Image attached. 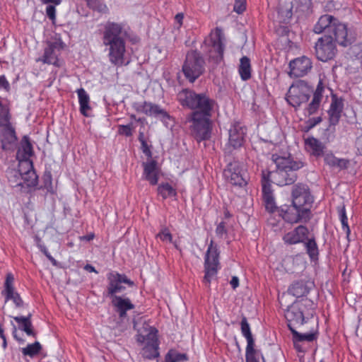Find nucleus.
Masks as SVG:
<instances>
[{
    "mask_svg": "<svg viewBox=\"0 0 362 362\" xmlns=\"http://www.w3.org/2000/svg\"><path fill=\"white\" fill-rule=\"evenodd\" d=\"M324 91L325 86L321 80L319 81L315 90L305 81L298 80L290 86L286 96V100L289 105L297 108L303 103H307L311 93H313L311 102L305 109V114L310 116L317 112L319 110Z\"/></svg>",
    "mask_w": 362,
    "mask_h": 362,
    "instance_id": "nucleus-1",
    "label": "nucleus"
},
{
    "mask_svg": "<svg viewBox=\"0 0 362 362\" xmlns=\"http://www.w3.org/2000/svg\"><path fill=\"white\" fill-rule=\"evenodd\" d=\"M127 31L122 23L107 21L104 25L103 44L108 47L110 62L115 66L124 64Z\"/></svg>",
    "mask_w": 362,
    "mask_h": 362,
    "instance_id": "nucleus-2",
    "label": "nucleus"
},
{
    "mask_svg": "<svg viewBox=\"0 0 362 362\" xmlns=\"http://www.w3.org/2000/svg\"><path fill=\"white\" fill-rule=\"evenodd\" d=\"M272 160L276 165V170L269 172L267 177L271 176L274 183L279 186H285L293 184L297 180V171L303 168L300 161L294 160L291 156H280L272 155Z\"/></svg>",
    "mask_w": 362,
    "mask_h": 362,
    "instance_id": "nucleus-3",
    "label": "nucleus"
},
{
    "mask_svg": "<svg viewBox=\"0 0 362 362\" xmlns=\"http://www.w3.org/2000/svg\"><path fill=\"white\" fill-rule=\"evenodd\" d=\"M177 100L182 106L194 110L192 116L197 113L202 117H211L216 102L205 93H197L190 89H182L177 93Z\"/></svg>",
    "mask_w": 362,
    "mask_h": 362,
    "instance_id": "nucleus-4",
    "label": "nucleus"
},
{
    "mask_svg": "<svg viewBox=\"0 0 362 362\" xmlns=\"http://www.w3.org/2000/svg\"><path fill=\"white\" fill-rule=\"evenodd\" d=\"M315 313L314 303L308 299L296 300L288 307L285 317L288 322V327L290 330L300 327L304 323H310V321Z\"/></svg>",
    "mask_w": 362,
    "mask_h": 362,
    "instance_id": "nucleus-5",
    "label": "nucleus"
},
{
    "mask_svg": "<svg viewBox=\"0 0 362 362\" xmlns=\"http://www.w3.org/2000/svg\"><path fill=\"white\" fill-rule=\"evenodd\" d=\"M156 333V329L147 324L144 325L143 327L139 330L136 341L140 344L145 343L141 351L144 358L154 359L159 356Z\"/></svg>",
    "mask_w": 362,
    "mask_h": 362,
    "instance_id": "nucleus-6",
    "label": "nucleus"
},
{
    "mask_svg": "<svg viewBox=\"0 0 362 362\" xmlns=\"http://www.w3.org/2000/svg\"><path fill=\"white\" fill-rule=\"evenodd\" d=\"M205 60L197 50L187 52L182 66V71L189 83H194L205 71Z\"/></svg>",
    "mask_w": 362,
    "mask_h": 362,
    "instance_id": "nucleus-7",
    "label": "nucleus"
},
{
    "mask_svg": "<svg viewBox=\"0 0 362 362\" xmlns=\"http://www.w3.org/2000/svg\"><path fill=\"white\" fill-rule=\"evenodd\" d=\"M219 252L216 245H214V241L211 240L205 255L204 261V276L203 282L209 286L212 280L216 278L219 267Z\"/></svg>",
    "mask_w": 362,
    "mask_h": 362,
    "instance_id": "nucleus-8",
    "label": "nucleus"
},
{
    "mask_svg": "<svg viewBox=\"0 0 362 362\" xmlns=\"http://www.w3.org/2000/svg\"><path fill=\"white\" fill-rule=\"evenodd\" d=\"M278 211L283 219L291 223L307 222L310 218L311 212L308 208L298 206L293 202L290 205L281 206Z\"/></svg>",
    "mask_w": 362,
    "mask_h": 362,
    "instance_id": "nucleus-9",
    "label": "nucleus"
},
{
    "mask_svg": "<svg viewBox=\"0 0 362 362\" xmlns=\"http://www.w3.org/2000/svg\"><path fill=\"white\" fill-rule=\"evenodd\" d=\"M315 55L318 60L327 62L332 59L337 53L335 42L330 35H325L320 37L315 45Z\"/></svg>",
    "mask_w": 362,
    "mask_h": 362,
    "instance_id": "nucleus-10",
    "label": "nucleus"
},
{
    "mask_svg": "<svg viewBox=\"0 0 362 362\" xmlns=\"http://www.w3.org/2000/svg\"><path fill=\"white\" fill-rule=\"evenodd\" d=\"M225 179L231 185L243 187L247 184V173L238 160L230 162L223 170Z\"/></svg>",
    "mask_w": 362,
    "mask_h": 362,
    "instance_id": "nucleus-11",
    "label": "nucleus"
},
{
    "mask_svg": "<svg viewBox=\"0 0 362 362\" xmlns=\"http://www.w3.org/2000/svg\"><path fill=\"white\" fill-rule=\"evenodd\" d=\"M211 117H202L197 113L192 116V125L191 131L195 139L200 142L211 137Z\"/></svg>",
    "mask_w": 362,
    "mask_h": 362,
    "instance_id": "nucleus-12",
    "label": "nucleus"
},
{
    "mask_svg": "<svg viewBox=\"0 0 362 362\" xmlns=\"http://www.w3.org/2000/svg\"><path fill=\"white\" fill-rule=\"evenodd\" d=\"M292 202L293 204L310 210L313 202V197L310 194V189L306 185L298 183L293 187Z\"/></svg>",
    "mask_w": 362,
    "mask_h": 362,
    "instance_id": "nucleus-13",
    "label": "nucleus"
},
{
    "mask_svg": "<svg viewBox=\"0 0 362 362\" xmlns=\"http://www.w3.org/2000/svg\"><path fill=\"white\" fill-rule=\"evenodd\" d=\"M108 286L107 293L108 295L112 298L117 293L122 292L124 290L125 287L122 284H126L129 286L134 285V281L128 279L125 274H121L117 272H110L107 274Z\"/></svg>",
    "mask_w": 362,
    "mask_h": 362,
    "instance_id": "nucleus-14",
    "label": "nucleus"
},
{
    "mask_svg": "<svg viewBox=\"0 0 362 362\" xmlns=\"http://www.w3.org/2000/svg\"><path fill=\"white\" fill-rule=\"evenodd\" d=\"M246 129L239 122L233 124L229 129L228 143L226 151L230 153L232 150L241 147L245 141Z\"/></svg>",
    "mask_w": 362,
    "mask_h": 362,
    "instance_id": "nucleus-15",
    "label": "nucleus"
},
{
    "mask_svg": "<svg viewBox=\"0 0 362 362\" xmlns=\"http://www.w3.org/2000/svg\"><path fill=\"white\" fill-rule=\"evenodd\" d=\"M224 37L220 28H216L215 37L211 39V48L209 50V59L218 64L223 59L225 46L223 44Z\"/></svg>",
    "mask_w": 362,
    "mask_h": 362,
    "instance_id": "nucleus-16",
    "label": "nucleus"
},
{
    "mask_svg": "<svg viewBox=\"0 0 362 362\" xmlns=\"http://www.w3.org/2000/svg\"><path fill=\"white\" fill-rule=\"evenodd\" d=\"M312 67L311 60L303 56L290 62L288 74L291 77H303L311 70Z\"/></svg>",
    "mask_w": 362,
    "mask_h": 362,
    "instance_id": "nucleus-17",
    "label": "nucleus"
},
{
    "mask_svg": "<svg viewBox=\"0 0 362 362\" xmlns=\"http://www.w3.org/2000/svg\"><path fill=\"white\" fill-rule=\"evenodd\" d=\"M330 33H332L331 35L333 37V41L343 47H346L354 41V37L348 33L346 25L341 23L338 20L337 23H334Z\"/></svg>",
    "mask_w": 362,
    "mask_h": 362,
    "instance_id": "nucleus-18",
    "label": "nucleus"
},
{
    "mask_svg": "<svg viewBox=\"0 0 362 362\" xmlns=\"http://www.w3.org/2000/svg\"><path fill=\"white\" fill-rule=\"evenodd\" d=\"M262 198L265 208L269 212L273 213L277 209L273 196L271 185L269 178L263 173L262 179Z\"/></svg>",
    "mask_w": 362,
    "mask_h": 362,
    "instance_id": "nucleus-19",
    "label": "nucleus"
},
{
    "mask_svg": "<svg viewBox=\"0 0 362 362\" xmlns=\"http://www.w3.org/2000/svg\"><path fill=\"white\" fill-rule=\"evenodd\" d=\"M308 229L304 226H298L293 230L287 233L283 237L284 241L289 245L304 243L308 237Z\"/></svg>",
    "mask_w": 362,
    "mask_h": 362,
    "instance_id": "nucleus-20",
    "label": "nucleus"
},
{
    "mask_svg": "<svg viewBox=\"0 0 362 362\" xmlns=\"http://www.w3.org/2000/svg\"><path fill=\"white\" fill-rule=\"evenodd\" d=\"M313 286L314 284L310 281H296L289 286L288 293L296 298H300L305 296Z\"/></svg>",
    "mask_w": 362,
    "mask_h": 362,
    "instance_id": "nucleus-21",
    "label": "nucleus"
},
{
    "mask_svg": "<svg viewBox=\"0 0 362 362\" xmlns=\"http://www.w3.org/2000/svg\"><path fill=\"white\" fill-rule=\"evenodd\" d=\"M112 304L115 308L119 317L123 318L127 316V311L134 308V305L132 303L128 298H122L119 296H114L112 299Z\"/></svg>",
    "mask_w": 362,
    "mask_h": 362,
    "instance_id": "nucleus-22",
    "label": "nucleus"
},
{
    "mask_svg": "<svg viewBox=\"0 0 362 362\" xmlns=\"http://www.w3.org/2000/svg\"><path fill=\"white\" fill-rule=\"evenodd\" d=\"M144 176L151 185H156L158 181V168L157 161L151 160L149 162L143 163Z\"/></svg>",
    "mask_w": 362,
    "mask_h": 362,
    "instance_id": "nucleus-23",
    "label": "nucleus"
},
{
    "mask_svg": "<svg viewBox=\"0 0 362 362\" xmlns=\"http://www.w3.org/2000/svg\"><path fill=\"white\" fill-rule=\"evenodd\" d=\"M337 19L331 15H323L319 18L318 21L314 26L313 31L317 34L322 33L324 31L330 33V30L334 25V23H337Z\"/></svg>",
    "mask_w": 362,
    "mask_h": 362,
    "instance_id": "nucleus-24",
    "label": "nucleus"
},
{
    "mask_svg": "<svg viewBox=\"0 0 362 362\" xmlns=\"http://www.w3.org/2000/svg\"><path fill=\"white\" fill-rule=\"evenodd\" d=\"M343 109V102L335 96L332 97L330 108L328 111L330 125L338 124Z\"/></svg>",
    "mask_w": 362,
    "mask_h": 362,
    "instance_id": "nucleus-25",
    "label": "nucleus"
},
{
    "mask_svg": "<svg viewBox=\"0 0 362 362\" xmlns=\"http://www.w3.org/2000/svg\"><path fill=\"white\" fill-rule=\"evenodd\" d=\"M293 4L291 1L280 0L278 8V19L281 23H288L293 16Z\"/></svg>",
    "mask_w": 362,
    "mask_h": 362,
    "instance_id": "nucleus-26",
    "label": "nucleus"
},
{
    "mask_svg": "<svg viewBox=\"0 0 362 362\" xmlns=\"http://www.w3.org/2000/svg\"><path fill=\"white\" fill-rule=\"evenodd\" d=\"M307 150L315 157H320L324 154L325 146L318 139L310 136L305 139Z\"/></svg>",
    "mask_w": 362,
    "mask_h": 362,
    "instance_id": "nucleus-27",
    "label": "nucleus"
},
{
    "mask_svg": "<svg viewBox=\"0 0 362 362\" xmlns=\"http://www.w3.org/2000/svg\"><path fill=\"white\" fill-rule=\"evenodd\" d=\"M0 136L2 148L4 150L8 149L9 145L17 141L16 132L12 125L4 129H0Z\"/></svg>",
    "mask_w": 362,
    "mask_h": 362,
    "instance_id": "nucleus-28",
    "label": "nucleus"
},
{
    "mask_svg": "<svg viewBox=\"0 0 362 362\" xmlns=\"http://www.w3.org/2000/svg\"><path fill=\"white\" fill-rule=\"evenodd\" d=\"M311 323L313 324L314 327L311 328V329L305 333H300L296 330V329H291V332L293 334V337H296V340L303 341L311 342L317 339L318 332H317V322L316 321H313Z\"/></svg>",
    "mask_w": 362,
    "mask_h": 362,
    "instance_id": "nucleus-29",
    "label": "nucleus"
},
{
    "mask_svg": "<svg viewBox=\"0 0 362 362\" xmlns=\"http://www.w3.org/2000/svg\"><path fill=\"white\" fill-rule=\"evenodd\" d=\"M146 107V115L148 116L158 117L163 121H165L170 118L169 114L158 105L147 102Z\"/></svg>",
    "mask_w": 362,
    "mask_h": 362,
    "instance_id": "nucleus-30",
    "label": "nucleus"
},
{
    "mask_svg": "<svg viewBox=\"0 0 362 362\" xmlns=\"http://www.w3.org/2000/svg\"><path fill=\"white\" fill-rule=\"evenodd\" d=\"M33 154V146L28 136H24L21 142V148L17 152V158L26 160Z\"/></svg>",
    "mask_w": 362,
    "mask_h": 362,
    "instance_id": "nucleus-31",
    "label": "nucleus"
},
{
    "mask_svg": "<svg viewBox=\"0 0 362 362\" xmlns=\"http://www.w3.org/2000/svg\"><path fill=\"white\" fill-rule=\"evenodd\" d=\"M31 315L27 317H14V320L19 324V328L23 330L28 335L35 337V333L33 330V325L30 321Z\"/></svg>",
    "mask_w": 362,
    "mask_h": 362,
    "instance_id": "nucleus-32",
    "label": "nucleus"
},
{
    "mask_svg": "<svg viewBox=\"0 0 362 362\" xmlns=\"http://www.w3.org/2000/svg\"><path fill=\"white\" fill-rule=\"evenodd\" d=\"M240 61L239 74L243 81H247L251 78L250 60L247 57L245 56Z\"/></svg>",
    "mask_w": 362,
    "mask_h": 362,
    "instance_id": "nucleus-33",
    "label": "nucleus"
},
{
    "mask_svg": "<svg viewBox=\"0 0 362 362\" xmlns=\"http://www.w3.org/2000/svg\"><path fill=\"white\" fill-rule=\"evenodd\" d=\"M305 247L306 248L307 253L311 259H317L319 252L317 243L315 242V238L306 239L304 242Z\"/></svg>",
    "mask_w": 362,
    "mask_h": 362,
    "instance_id": "nucleus-34",
    "label": "nucleus"
},
{
    "mask_svg": "<svg viewBox=\"0 0 362 362\" xmlns=\"http://www.w3.org/2000/svg\"><path fill=\"white\" fill-rule=\"evenodd\" d=\"M240 325L242 334L247 339V346H255V340L245 317H243Z\"/></svg>",
    "mask_w": 362,
    "mask_h": 362,
    "instance_id": "nucleus-35",
    "label": "nucleus"
},
{
    "mask_svg": "<svg viewBox=\"0 0 362 362\" xmlns=\"http://www.w3.org/2000/svg\"><path fill=\"white\" fill-rule=\"evenodd\" d=\"M11 173H13L14 177H17V180L23 178L25 182H27L28 186L34 187L37 184V176L33 170H28L23 177L16 171L11 172Z\"/></svg>",
    "mask_w": 362,
    "mask_h": 362,
    "instance_id": "nucleus-36",
    "label": "nucleus"
},
{
    "mask_svg": "<svg viewBox=\"0 0 362 362\" xmlns=\"http://www.w3.org/2000/svg\"><path fill=\"white\" fill-rule=\"evenodd\" d=\"M157 190L158 194H160L164 199L170 197L175 196L177 194L176 190L167 182L159 185Z\"/></svg>",
    "mask_w": 362,
    "mask_h": 362,
    "instance_id": "nucleus-37",
    "label": "nucleus"
},
{
    "mask_svg": "<svg viewBox=\"0 0 362 362\" xmlns=\"http://www.w3.org/2000/svg\"><path fill=\"white\" fill-rule=\"evenodd\" d=\"M14 276L11 273H8L6 276L5 281L4 283V288L1 291L3 296L11 294L16 291L14 287Z\"/></svg>",
    "mask_w": 362,
    "mask_h": 362,
    "instance_id": "nucleus-38",
    "label": "nucleus"
},
{
    "mask_svg": "<svg viewBox=\"0 0 362 362\" xmlns=\"http://www.w3.org/2000/svg\"><path fill=\"white\" fill-rule=\"evenodd\" d=\"M42 349V346L38 341L28 344L26 347L22 349V354L24 356H28L31 358L39 354Z\"/></svg>",
    "mask_w": 362,
    "mask_h": 362,
    "instance_id": "nucleus-39",
    "label": "nucleus"
},
{
    "mask_svg": "<svg viewBox=\"0 0 362 362\" xmlns=\"http://www.w3.org/2000/svg\"><path fill=\"white\" fill-rule=\"evenodd\" d=\"M57 54L56 51L52 50V47H46L42 62L46 64L57 65Z\"/></svg>",
    "mask_w": 362,
    "mask_h": 362,
    "instance_id": "nucleus-40",
    "label": "nucleus"
},
{
    "mask_svg": "<svg viewBox=\"0 0 362 362\" xmlns=\"http://www.w3.org/2000/svg\"><path fill=\"white\" fill-rule=\"evenodd\" d=\"M259 351L255 349V346H247L245 350L246 362H259Z\"/></svg>",
    "mask_w": 362,
    "mask_h": 362,
    "instance_id": "nucleus-41",
    "label": "nucleus"
},
{
    "mask_svg": "<svg viewBox=\"0 0 362 362\" xmlns=\"http://www.w3.org/2000/svg\"><path fill=\"white\" fill-rule=\"evenodd\" d=\"M187 359V354L170 351L166 355V362H181Z\"/></svg>",
    "mask_w": 362,
    "mask_h": 362,
    "instance_id": "nucleus-42",
    "label": "nucleus"
},
{
    "mask_svg": "<svg viewBox=\"0 0 362 362\" xmlns=\"http://www.w3.org/2000/svg\"><path fill=\"white\" fill-rule=\"evenodd\" d=\"M4 297L5 298V303L8 300H12L16 308H21L23 306V300L20 294L16 291L11 294L6 295Z\"/></svg>",
    "mask_w": 362,
    "mask_h": 362,
    "instance_id": "nucleus-43",
    "label": "nucleus"
},
{
    "mask_svg": "<svg viewBox=\"0 0 362 362\" xmlns=\"http://www.w3.org/2000/svg\"><path fill=\"white\" fill-rule=\"evenodd\" d=\"M88 6L95 11L103 12L106 10V6L100 0H86Z\"/></svg>",
    "mask_w": 362,
    "mask_h": 362,
    "instance_id": "nucleus-44",
    "label": "nucleus"
},
{
    "mask_svg": "<svg viewBox=\"0 0 362 362\" xmlns=\"http://www.w3.org/2000/svg\"><path fill=\"white\" fill-rule=\"evenodd\" d=\"M325 164L331 168H334V165L338 159L332 152H328L322 155Z\"/></svg>",
    "mask_w": 362,
    "mask_h": 362,
    "instance_id": "nucleus-45",
    "label": "nucleus"
},
{
    "mask_svg": "<svg viewBox=\"0 0 362 362\" xmlns=\"http://www.w3.org/2000/svg\"><path fill=\"white\" fill-rule=\"evenodd\" d=\"M118 128V132L119 134L124 135L126 136H131L132 135L133 126L132 123L127 125H119Z\"/></svg>",
    "mask_w": 362,
    "mask_h": 362,
    "instance_id": "nucleus-46",
    "label": "nucleus"
},
{
    "mask_svg": "<svg viewBox=\"0 0 362 362\" xmlns=\"http://www.w3.org/2000/svg\"><path fill=\"white\" fill-rule=\"evenodd\" d=\"M77 93L80 105L89 103V96L83 88L78 89Z\"/></svg>",
    "mask_w": 362,
    "mask_h": 362,
    "instance_id": "nucleus-47",
    "label": "nucleus"
},
{
    "mask_svg": "<svg viewBox=\"0 0 362 362\" xmlns=\"http://www.w3.org/2000/svg\"><path fill=\"white\" fill-rule=\"evenodd\" d=\"M11 126L10 122V115L8 112H5L3 115L0 114V129H4Z\"/></svg>",
    "mask_w": 362,
    "mask_h": 362,
    "instance_id": "nucleus-48",
    "label": "nucleus"
},
{
    "mask_svg": "<svg viewBox=\"0 0 362 362\" xmlns=\"http://www.w3.org/2000/svg\"><path fill=\"white\" fill-rule=\"evenodd\" d=\"M246 0H235L233 10L238 13H242L246 8Z\"/></svg>",
    "mask_w": 362,
    "mask_h": 362,
    "instance_id": "nucleus-49",
    "label": "nucleus"
},
{
    "mask_svg": "<svg viewBox=\"0 0 362 362\" xmlns=\"http://www.w3.org/2000/svg\"><path fill=\"white\" fill-rule=\"evenodd\" d=\"M157 238H159L163 241H172V235L170 233L168 228H164L157 235Z\"/></svg>",
    "mask_w": 362,
    "mask_h": 362,
    "instance_id": "nucleus-50",
    "label": "nucleus"
},
{
    "mask_svg": "<svg viewBox=\"0 0 362 362\" xmlns=\"http://www.w3.org/2000/svg\"><path fill=\"white\" fill-rule=\"evenodd\" d=\"M227 232L226 223L223 221L219 223L216 228V235L220 238H223V235H227Z\"/></svg>",
    "mask_w": 362,
    "mask_h": 362,
    "instance_id": "nucleus-51",
    "label": "nucleus"
},
{
    "mask_svg": "<svg viewBox=\"0 0 362 362\" xmlns=\"http://www.w3.org/2000/svg\"><path fill=\"white\" fill-rule=\"evenodd\" d=\"M349 163H350V161L348 159L338 158L334 165V168H337L339 170H344V169L348 168Z\"/></svg>",
    "mask_w": 362,
    "mask_h": 362,
    "instance_id": "nucleus-52",
    "label": "nucleus"
},
{
    "mask_svg": "<svg viewBox=\"0 0 362 362\" xmlns=\"http://www.w3.org/2000/svg\"><path fill=\"white\" fill-rule=\"evenodd\" d=\"M48 47H52L54 51H59L64 48V42L61 39H57L52 42L48 44Z\"/></svg>",
    "mask_w": 362,
    "mask_h": 362,
    "instance_id": "nucleus-53",
    "label": "nucleus"
},
{
    "mask_svg": "<svg viewBox=\"0 0 362 362\" xmlns=\"http://www.w3.org/2000/svg\"><path fill=\"white\" fill-rule=\"evenodd\" d=\"M322 122V117H316L310 118L308 122V129H310L313 128L315 125L318 124Z\"/></svg>",
    "mask_w": 362,
    "mask_h": 362,
    "instance_id": "nucleus-54",
    "label": "nucleus"
},
{
    "mask_svg": "<svg viewBox=\"0 0 362 362\" xmlns=\"http://www.w3.org/2000/svg\"><path fill=\"white\" fill-rule=\"evenodd\" d=\"M46 13L48 18L52 21H54L56 18V8L53 5H49L46 8Z\"/></svg>",
    "mask_w": 362,
    "mask_h": 362,
    "instance_id": "nucleus-55",
    "label": "nucleus"
},
{
    "mask_svg": "<svg viewBox=\"0 0 362 362\" xmlns=\"http://www.w3.org/2000/svg\"><path fill=\"white\" fill-rule=\"evenodd\" d=\"M141 144L143 153L148 158H151L152 153L149 148V146L147 144V142L146 141H142V143H141Z\"/></svg>",
    "mask_w": 362,
    "mask_h": 362,
    "instance_id": "nucleus-56",
    "label": "nucleus"
},
{
    "mask_svg": "<svg viewBox=\"0 0 362 362\" xmlns=\"http://www.w3.org/2000/svg\"><path fill=\"white\" fill-rule=\"evenodd\" d=\"M146 104H147V102H144L143 103H134V107L138 112H142L146 115Z\"/></svg>",
    "mask_w": 362,
    "mask_h": 362,
    "instance_id": "nucleus-57",
    "label": "nucleus"
},
{
    "mask_svg": "<svg viewBox=\"0 0 362 362\" xmlns=\"http://www.w3.org/2000/svg\"><path fill=\"white\" fill-rule=\"evenodd\" d=\"M90 110V107L89 105V103H86V104L80 105V112L83 115H84L86 117L88 116V111Z\"/></svg>",
    "mask_w": 362,
    "mask_h": 362,
    "instance_id": "nucleus-58",
    "label": "nucleus"
},
{
    "mask_svg": "<svg viewBox=\"0 0 362 362\" xmlns=\"http://www.w3.org/2000/svg\"><path fill=\"white\" fill-rule=\"evenodd\" d=\"M356 146L358 153L362 156V135L356 139Z\"/></svg>",
    "mask_w": 362,
    "mask_h": 362,
    "instance_id": "nucleus-59",
    "label": "nucleus"
},
{
    "mask_svg": "<svg viewBox=\"0 0 362 362\" xmlns=\"http://www.w3.org/2000/svg\"><path fill=\"white\" fill-rule=\"evenodd\" d=\"M340 221L341 222L342 228L345 230L346 235L349 236L351 231H350L349 226L348 225V218L341 219Z\"/></svg>",
    "mask_w": 362,
    "mask_h": 362,
    "instance_id": "nucleus-60",
    "label": "nucleus"
},
{
    "mask_svg": "<svg viewBox=\"0 0 362 362\" xmlns=\"http://www.w3.org/2000/svg\"><path fill=\"white\" fill-rule=\"evenodd\" d=\"M293 341L294 347L296 348V349L298 351H300V352L304 351V349H303L302 345H301V343H302L301 341H297L296 340V337H293Z\"/></svg>",
    "mask_w": 362,
    "mask_h": 362,
    "instance_id": "nucleus-61",
    "label": "nucleus"
},
{
    "mask_svg": "<svg viewBox=\"0 0 362 362\" xmlns=\"http://www.w3.org/2000/svg\"><path fill=\"white\" fill-rule=\"evenodd\" d=\"M45 180V186L47 187L48 186H51L52 185V175L50 173H45L44 175Z\"/></svg>",
    "mask_w": 362,
    "mask_h": 362,
    "instance_id": "nucleus-62",
    "label": "nucleus"
},
{
    "mask_svg": "<svg viewBox=\"0 0 362 362\" xmlns=\"http://www.w3.org/2000/svg\"><path fill=\"white\" fill-rule=\"evenodd\" d=\"M0 87L5 89H7L9 87V83L4 76H0Z\"/></svg>",
    "mask_w": 362,
    "mask_h": 362,
    "instance_id": "nucleus-63",
    "label": "nucleus"
},
{
    "mask_svg": "<svg viewBox=\"0 0 362 362\" xmlns=\"http://www.w3.org/2000/svg\"><path fill=\"white\" fill-rule=\"evenodd\" d=\"M231 286L233 289L236 288L239 285V279L237 276H233L230 282Z\"/></svg>",
    "mask_w": 362,
    "mask_h": 362,
    "instance_id": "nucleus-64",
    "label": "nucleus"
}]
</instances>
